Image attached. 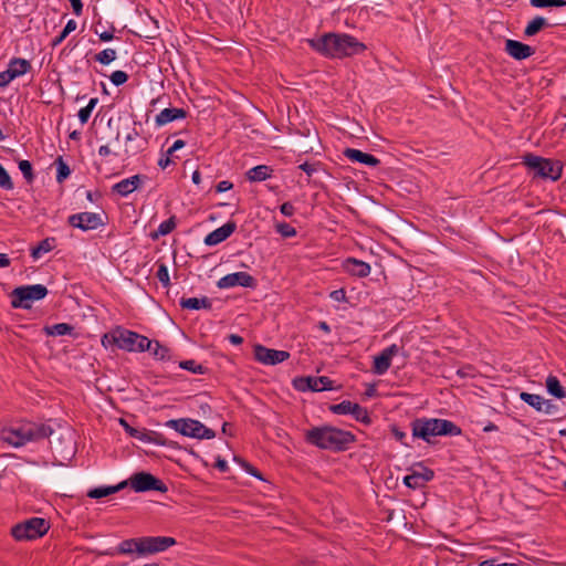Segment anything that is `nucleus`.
Segmentation results:
<instances>
[{
  "label": "nucleus",
  "instance_id": "10",
  "mask_svg": "<svg viewBox=\"0 0 566 566\" xmlns=\"http://www.w3.org/2000/svg\"><path fill=\"white\" fill-rule=\"evenodd\" d=\"M408 474L402 479L406 486L412 490L422 489L434 478V471L418 462L408 468Z\"/></svg>",
  "mask_w": 566,
  "mask_h": 566
},
{
  "label": "nucleus",
  "instance_id": "5",
  "mask_svg": "<svg viewBox=\"0 0 566 566\" xmlns=\"http://www.w3.org/2000/svg\"><path fill=\"white\" fill-rule=\"evenodd\" d=\"M523 164L533 174L534 178L557 181L563 174V165L559 160L544 158L534 154L523 156Z\"/></svg>",
  "mask_w": 566,
  "mask_h": 566
},
{
  "label": "nucleus",
  "instance_id": "33",
  "mask_svg": "<svg viewBox=\"0 0 566 566\" xmlns=\"http://www.w3.org/2000/svg\"><path fill=\"white\" fill-rule=\"evenodd\" d=\"M119 423L125 428L126 432L134 437V438H137L142 441H153V439L149 437L148 433H145V432H140L139 430L130 427L126 420H124L123 418L119 419ZM155 442H158L157 439H154Z\"/></svg>",
  "mask_w": 566,
  "mask_h": 566
},
{
  "label": "nucleus",
  "instance_id": "43",
  "mask_svg": "<svg viewBox=\"0 0 566 566\" xmlns=\"http://www.w3.org/2000/svg\"><path fill=\"white\" fill-rule=\"evenodd\" d=\"M154 346V340L148 339L146 336L138 335V339L136 343L135 352H145L151 350Z\"/></svg>",
  "mask_w": 566,
  "mask_h": 566
},
{
  "label": "nucleus",
  "instance_id": "39",
  "mask_svg": "<svg viewBox=\"0 0 566 566\" xmlns=\"http://www.w3.org/2000/svg\"><path fill=\"white\" fill-rule=\"evenodd\" d=\"M96 103H97V98H92L85 107H83L78 111V118L82 124H85L88 120L91 113H92L93 108L95 107Z\"/></svg>",
  "mask_w": 566,
  "mask_h": 566
},
{
  "label": "nucleus",
  "instance_id": "48",
  "mask_svg": "<svg viewBox=\"0 0 566 566\" xmlns=\"http://www.w3.org/2000/svg\"><path fill=\"white\" fill-rule=\"evenodd\" d=\"M157 277L164 286L167 287L170 284L168 269L164 263L158 266Z\"/></svg>",
  "mask_w": 566,
  "mask_h": 566
},
{
  "label": "nucleus",
  "instance_id": "29",
  "mask_svg": "<svg viewBox=\"0 0 566 566\" xmlns=\"http://www.w3.org/2000/svg\"><path fill=\"white\" fill-rule=\"evenodd\" d=\"M389 368V348H385L379 356L374 359L373 371L381 375Z\"/></svg>",
  "mask_w": 566,
  "mask_h": 566
},
{
  "label": "nucleus",
  "instance_id": "28",
  "mask_svg": "<svg viewBox=\"0 0 566 566\" xmlns=\"http://www.w3.org/2000/svg\"><path fill=\"white\" fill-rule=\"evenodd\" d=\"M546 388H547V391L552 396H554L558 399H563L566 397V391H565L564 387L560 385L559 380L555 376L549 375L547 377Z\"/></svg>",
  "mask_w": 566,
  "mask_h": 566
},
{
  "label": "nucleus",
  "instance_id": "20",
  "mask_svg": "<svg viewBox=\"0 0 566 566\" xmlns=\"http://www.w3.org/2000/svg\"><path fill=\"white\" fill-rule=\"evenodd\" d=\"M343 154L353 163H359L367 166H377L379 164V160L376 157L358 149L346 148Z\"/></svg>",
  "mask_w": 566,
  "mask_h": 566
},
{
  "label": "nucleus",
  "instance_id": "42",
  "mask_svg": "<svg viewBox=\"0 0 566 566\" xmlns=\"http://www.w3.org/2000/svg\"><path fill=\"white\" fill-rule=\"evenodd\" d=\"M350 415L354 416V418L361 422H369V417L367 415L366 409L360 407L358 403L353 405V411H350Z\"/></svg>",
  "mask_w": 566,
  "mask_h": 566
},
{
  "label": "nucleus",
  "instance_id": "51",
  "mask_svg": "<svg viewBox=\"0 0 566 566\" xmlns=\"http://www.w3.org/2000/svg\"><path fill=\"white\" fill-rule=\"evenodd\" d=\"M234 461H237L238 463H240L244 470L250 473L251 475L258 478V479H262L260 472L254 468L252 467L250 463H248L247 461L242 460V459H239V458H234Z\"/></svg>",
  "mask_w": 566,
  "mask_h": 566
},
{
  "label": "nucleus",
  "instance_id": "18",
  "mask_svg": "<svg viewBox=\"0 0 566 566\" xmlns=\"http://www.w3.org/2000/svg\"><path fill=\"white\" fill-rule=\"evenodd\" d=\"M116 553L120 555L144 556V542L143 537H135L122 541L117 547Z\"/></svg>",
  "mask_w": 566,
  "mask_h": 566
},
{
  "label": "nucleus",
  "instance_id": "37",
  "mask_svg": "<svg viewBox=\"0 0 566 566\" xmlns=\"http://www.w3.org/2000/svg\"><path fill=\"white\" fill-rule=\"evenodd\" d=\"M180 368L189 370L193 374H203L205 367L200 364H198L196 360H184L179 363Z\"/></svg>",
  "mask_w": 566,
  "mask_h": 566
},
{
  "label": "nucleus",
  "instance_id": "54",
  "mask_svg": "<svg viewBox=\"0 0 566 566\" xmlns=\"http://www.w3.org/2000/svg\"><path fill=\"white\" fill-rule=\"evenodd\" d=\"M281 212L286 216V217H291L293 213H294V207L292 203L290 202H284L282 206H281Z\"/></svg>",
  "mask_w": 566,
  "mask_h": 566
},
{
  "label": "nucleus",
  "instance_id": "25",
  "mask_svg": "<svg viewBox=\"0 0 566 566\" xmlns=\"http://www.w3.org/2000/svg\"><path fill=\"white\" fill-rule=\"evenodd\" d=\"M185 117L186 112L182 108H165L156 116V124L158 126H163L175 119Z\"/></svg>",
  "mask_w": 566,
  "mask_h": 566
},
{
  "label": "nucleus",
  "instance_id": "15",
  "mask_svg": "<svg viewBox=\"0 0 566 566\" xmlns=\"http://www.w3.org/2000/svg\"><path fill=\"white\" fill-rule=\"evenodd\" d=\"M143 542L144 556L164 552L168 547L174 546L176 544V539L174 537L167 536H146L143 537Z\"/></svg>",
  "mask_w": 566,
  "mask_h": 566
},
{
  "label": "nucleus",
  "instance_id": "34",
  "mask_svg": "<svg viewBox=\"0 0 566 566\" xmlns=\"http://www.w3.org/2000/svg\"><path fill=\"white\" fill-rule=\"evenodd\" d=\"M176 227L175 217L169 218L168 220L160 223L158 230L151 233V238L154 240L158 239L160 235H167L170 233Z\"/></svg>",
  "mask_w": 566,
  "mask_h": 566
},
{
  "label": "nucleus",
  "instance_id": "49",
  "mask_svg": "<svg viewBox=\"0 0 566 566\" xmlns=\"http://www.w3.org/2000/svg\"><path fill=\"white\" fill-rule=\"evenodd\" d=\"M118 329H115L114 332L112 333H107L105 334L103 337H102V344L103 346L107 347V346H111V345H116L118 346Z\"/></svg>",
  "mask_w": 566,
  "mask_h": 566
},
{
  "label": "nucleus",
  "instance_id": "64",
  "mask_svg": "<svg viewBox=\"0 0 566 566\" xmlns=\"http://www.w3.org/2000/svg\"><path fill=\"white\" fill-rule=\"evenodd\" d=\"M479 566H500V564L496 563L495 559H486V560H483L482 563H480Z\"/></svg>",
  "mask_w": 566,
  "mask_h": 566
},
{
  "label": "nucleus",
  "instance_id": "23",
  "mask_svg": "<svg viewBox=\"0 0 566 566\" xmlns=\"http://www.w3.org/2000/svg\"><path fill=\"white\" fill-rule=\"evenodd\" d=\"M138 335L135 332L118 328L117 347L127 352H135Z\"/></svg>",
  "mask_w": 566,
  "mask_h": 566
},
{
  "label": "nucleus",
  "instance_id": "13",
  "mask_svg": "<svg viewBox=\"0 0 566 566\" xmlns=\"http://www.w3.org/2000/svg\"><path fill=\"white\" fill-rule=\"evenodd\" d=\"M255 287V279L247 272L230 273L217 282L219 289H229L233 286Z\"/></svg>",
  "mask_w": 566,
  "mask_h": 566
},
{
  "label": "nucleus",
  "instance_id": "50",
  "mask_svg": "<svg viewBox=\"0 0 566 566\" xmlns=\"http://www.w3.org/2000/svg\"><path fill=\"white\" fill-rule=\"evenodd\" d=\"M128 80L127 74L124 71H115L111 75V81L114 85L119 86Z\"/></svg>",
  "mask_w": 566,
  "mask_h": 566
},
{
  "label": "nucleus",
  "instance_id": "14",
  "mask_svg": "<svg viewBox=\"0 0 566 566\" xmlns=\"http://www.w3.org/2000/svg\"><path fill=\"white\" fill-rule=\"evenodd\" d=\"M294 386L298 390L322 391L332 389V380L328 377H301L294 380Z\"/></svg>",
  "mask_w": 566,
  "mask_h": 566
},
{
  "label": "nucleus",
  "instance_id": "35",
  "mask_svg": "<svg viewBox=\"0 0 566 566\" xmlns=\"http://www.w3.org/2000/svg\"><path fill=\"white\" fill-rule=\"evenodd\" d=\"M530 4L537 9L560 8L566 7V0H530Z\"/></svg>",
  "mask_w": 566,
  "mask_h": 566
},
{
  "label": "nucleus",
  "instance_id": "1",
  "mask_svg": "<svg viewBox=\"0 0 566 566\" xmlns=\"http://www.w3.org/2000/svg\"><path fill=\"white\" fill-rule=\"evenodd\" d=\"M316 51L332 57H343L363 52L366 46L352 35L328 33L322 38L310 40Z\"/></svg>",
  "mask_w": 566,
  "mask_h": 566
},
{
  "label": "nucleus",
  "instance_id": "61",
  "mask_svg": "<svg viewBox=\"0 0 566 566\" xmlns=\"http://www.w3.org/2000/svg\"><path fill=\"white\" fill-rule=\"evenodd\" d=\"M216 467L222 472H226L228 470L227 461L221 458L217 459Z\"/></svg>",
  "mask_w": 566,
  "mask_h": 566
},
{
  "label": "nucleus",
  "instance_id": "26",
  "mask_svg": "<svg viewBox=\"0 0 566 566\" xmlns=\"http://www.w3.org/2000/svg\"><path fill=\"white\" fill-rule=\"evenodd\" d=\"M127 486V481H123L115 486H101L88 491L87 496L92 499H101L114 494Z\"/></svg>",
  "mask_w": 566,
  "mask_h": 566
},
{
  "label": "nucleus",
  "instance_id": "24",
  "mask_svg": "<svg viewBox=\"0 0 566 566\" xmlns=\"http://www.w3.org/2000/svg\"><path fill=\"white\" fill-rule=\"evenodd\" d=\"M563 22H556L554 24H549L548 21L541 15H536L533 20L528 22L526 28L524 29V35L527 38L536 35L541 30L552 25H562Z\"/></svg>",
  "mask_w": 566,
  "mask_h": 566
},
{
  "label": "nucleus",
  "instance_id": "59",
  "mask_svg": "<svg viewBox=\"0 0 566 566\" xmlns=\"http://www.w3.org/2000/svg\"><path fill=\"white\" fill-rule=\"evenodd\" d=\"M185 146V142L181 139L176 140L172 146L168 149L167 154L172 155L176 150L181 149Z\"/></svg>",
  "mask_w": 566,
  "mask_h": 566
},
{
  "label": "nucleus",
  "instance_id": "21",
  "mask_svg": "<svg viewBox=\"0 0 566 566\" xmlns=\"http://www.w3.org/2000/svg\"><path fill=\"white\" fill-rule=\"evenodd\" d=\"M143 177L135 175L130 178L124 179L113 186V190L120 196H128L135 191L142 184Z\"/></svg>",
  "mask_w": 566,
  "mask_h": 566
},
{
  "label": "nucleus",
  "instance_id": "17",
  "mask_svg": "<svg viewBox=\"0 0 566 566\" xmlns=\"http://www.w3.org/2000/svg\"><path fill=\"white\" fill-rule=\"evenodd\" d=\"M505 52L515 60L522 61L535 53V49L516 40H506Z\"/></svg>",
  "mask_w": 566,
  "mask_h": 566
},
{
  "label": "nucleus",
  "instance_id": "4",
  "mask_svg": "<svg viewBox=\"0 0 566 566\" xmlns=\"http://www.w3.org/2000/svg\"><path fill=\"white\" fill-rule=\"evenodd\" d=\"M306 440L321 449L340 450L353 442L354 437L340 429L322 427L308 430L306 432Z\"/></svg>",
  "mask_w": 566,
  "mask_h": 566
},
{
  "label": "nucleus",
  "instance_id": "44",
  "mask_svg": "<svg viewBox=\"0 0 566 566\" xmlns=\"http://www.w3.org/2000/svg\"><path fill=\"white\" fill-rule=\"evenodd\" d=\"M0 187L6 190H11L13 188V182L7 172V170L0 165Z\"/></svg>",
  "mask_w": 566,
  "mask_h": 566
},
{
  "label": "nucleus",
  "instance_id": "53",
  "mask_svg": "<svg viewBox=\"0 0 566 566\" xmlns=\"http://www.w3.org/2000/svg\"><path fill=\"white\" fill-rule=\"evenodd\" d=\"M331 297L334 300V301H337V302H343L346 300V294H345V291L344 290H335L331 293Z\"/></svg>",
  "mask_w": 566,
  "mask_h": 566
},
{
  "label": "nucleus",
  "instance_id": "57",
  "mask_svg": "<svg viewBox=\"0 0 566 566\" xmlns=\"http://www.w3.org/2000/svg\"><path fill=\"white\" fill-rule=\"evenodd\" d=\"M232 187H233V185H232L230 181L223 180V181H220V182L217 185V191H218V192L228 191V190H230Z\"/></svg>",
  "mask_w": 566,
  "mask_h": 566
},
{
  "label": "nucleus",
  "instance_id": "12",
  "mask_svg": "<svg viewBox=\"0 0 566 566\" xmlns=\"http://www.w3.org/2000/svg\"><path fill=\"white\" fill-rule=\"evenodd\" d=\"M254 357L264 365H276L285 361L290 357V353L256 345L254 346Z\"/></svg>",
  "mask_w": 566,
  "mask_h": 566
},
{
  "label": "nucleus",
  "instance_id": "2",
  "mask_svg": "<svg viewBox=\"0 0 566 566\" xmlns=\"http://www.w3.org/2000/svg\"><path fill=\"white\" fill-rule=\"evenodd\" d=\"M411 432L412 439H421L432 444L436 437H457L462 430L451 420L422 417L411 422Z\"/></svg>",
  "mask_w": 566,
  "mask_h": 566
},
{
  "label": "nucleus",
  "instance_id": "3",
  "mask_svg": "<svg viewBox=\"0 0 566 566\" xmlns=\"http://www.w3.org/2000/svg\"><path fill=\"white\" fill-rule=\"evenodd\" d=\"M53 430L50 427L36 423H22L17 427L2 428L0 440L14 448L24 446L30 441L49 437Z\"/></svg>",
  "mask_w": 566,
  "mask_h": 566
},
{
  "label": "nucleus",
  "instance_id": "40",
  "mask_svg": "<svg viewBox=\"0 0 566 566\" xmlns=\"http://www.w3.org/2000/svg\"><path fill=\"white\" fill-rule=\"evenodd\" d=\"M353 405L354 402L343 401L340 403L331 406L329 409L337 415H350V411H353Z\"/></svg>",
  "mask_w": 566,
  "mask_h": 566
},
{
  "label": "nucleus",
  "instance_id": "38",
  "mask_svg": "<svg viewBox=\"0 0 566 566\" xmlns=\"http://www.w3.org/2000/svg\"><path fill=\"white\" fill-rule=\"evenodd\" d=\"M153 356L157 359H169V349L163 345H160L158 342L154 340L153 349L149 350Z\"/></svg>",
  "mask_w": 566,
  "mask_h": 566
},
{
  "label": "nucleus",
  "instance_id": "36",
  "mask_svg": "<svg viewBox=\"0 0 566 566\" xmlns=\"http://www.w3.org/2000/svg\"><path fill=\"white\" fill-rule=\"evenodd\" d=\"M116 59V51L113 49H105L95 55V60L101 64L107 65Z\"/></svg>",
  "mask_w": 566,
  "mask_h": 566
},
{
  "label": "nucleus",
  "instance_id": "16",
  "mask_svg": "<svg viewBox=\"0 0 566 566\" xmlns=\"http://www.w3.org/2000/svg\"><path fill=\"white\" fill-rule=\"evenodd\" d=\"M522 401L533 407L536 411L544 412L546 415H553L556 406L552 401L544 399L542 396L536 394H530L522 391L520 394Z\"/></svg>",
  "mask_w": 566,
  "mask_h": 566
},
{
  "label": "nucleus",
  "instance_id": "22",
  "mask_svg": "<svg viewBox=\"0 0 566 566\" xmlns=\"http://www.w3.org/2000/svg\"><path fill=\"white\" fill-rule=\"evenodd\" d=\"M343 268L352 275L358 277L367 276L370 272L369 264L352 258L344 261Z\"/></svg>",
  "mask_w": 566,
  "mask_h": 566
},
{
  "label": "nucleus",
  "instance_id": "31",
  "mask_svg": "<svg viewBox=\"0 0 566 566\" xmlns=\"http://www.w3.org/2000/svg\"><path fill=\"white\" fill-rule=\"evenodd\" d=\"M30 63L23 59L13 60L9 65V71L12 74L13 78L23 75L30 69Z\"/></svg>",
  "mask_w": 566,
  "mask_h": 566
},
{
  "label": "nucleus",
  "instance_id": "56",
  "mask_svg": "<svg viewBox=\"0 0 566 566\" xmlns=\"http://www.w3.org/2000/svg\"><path fill=\"white\" fill-rule=\"evenodd\" d=\"M71 3V7L76 15H80L82 13L83 4L81 0H69Z\"/></svg>",
  "mask_w": 566,
  "mask_h": 566
},
{
  "label": "nucleus",
  "instance_id": "32",
  "mask_svg": "<svg viewBox=\"0 0 566 566\" xmlns=\"http://www.w3.org/2000/svg\"><path fill=\"white\" fill-rule=\"evenodd\" d=\"M73 327L66 323H59L52 326H45L44 332L50 336L66 335L72 332Z\"/></svg>",
  "mask_w": 566,
  "mask_h": 566
},
{
  "label": "nucleus",
  "instance_id": "30",
  "mask_svg": "<svg viewBox=\"0 0 566 566\" xmlns=\"http://www.w3.org/2000/svg\"><path fill=\"white\" fill-rule=\"evenodd\" d=\"M271 169L269 166L260 165L251 168L247 172V177L250 181H263L270 177Z\"/></svg>",
  "mask_w": 566,
  "mask_h": 566
},
{
  "label": "nucleus",
  "instance_id": "58",
  "mask_svg": "<svg viewBox=\"0 0 566 566\" xmlns=\"http://www.w3.org/2000/svg\"><path fill=\"white\" fill-rule=\"evenodd\" d=\"M391 433L395 436V438L400 441L401 443L403 444H408L407 442L403 441V439L407 437V434L402 431H400L399 429L397 428H391Z\"/></svg>",
  "mask_w": 566,
  "mask_h": 566
},
{
  "label": "nucleus",
  "instance_id": "27",
  "mask_svg": "<svg viewBox=\"0 0 566 566\" xmlns=\"http://www.w3.org/2000/svg\"><path fill=\"white\" fill-rule=\"evenodd\" d=\"M180 306L182 308L187 310H200V308H211V302L208 297H189V298H181Z\"/></svg>",
  "mask_w": 566,
  "mask_h": 566
},
{
  "label": "nucleus",
  "instance_id": "11",
  "mask_svg": "<svg viewBox=\"0 0 566 566\" xmlns=\"http://www.w3.org/2000/svg\"><path fill=\"white\" fill-rule=\"evenodd\" d=\"M69 223L81 230H94L104 226L103 216L94 212H82L69 217Z\"/></svg>",
  "mask_w": 566,
  "mask_h": 566
},
{
  "label": "nucleus",
  "instance_id": "55",
  "mask_svg": "<svg viewBox=\"0 0 566 566\" xmlns=\"http://www.w3.org/2000/svg\"><path fill=\"white\" fill-rule=\"evenodd\" d=\"M300 169L305 171L308 176H312L317 170L316 165L308 164V163H304V164L300 165Z\"/></svg>",
  "mask_w": 566,
  "mask_h": 566
},
{
  "label": "nucleus",
  "instance_id": "7",
  "mask_svg": "<svg viewBox=\"0 0 566 566\" xmlns=\"http://www.w3.org/2000/svg\"><path fill=\"white\" fill-rule=\"evenodd\" d=\"M48 289L42 284L18 286L11 292V306L13 308H30L31 302L44 298Z\"/></svg>",
  "mask_w": 566,
  "mask_h": 566
},
{
  "label": "nucleus",
  "instance_id": "19",
  "mask_svg": "<svg viewBox=\"0 0 566 566\" xmlns=\"http://www.w3.org/2000/svg\"><path fill=\"white\" fill-rule=\"evenodd\" d=\"M237 226L234 222H227L222 227L216 229L214 231L210 232L205 238V243L207 245H216L226 239H228L235 230Z\"/></svg>",
  "mask_w": 566,
  "mask_h": 566
},
{
  "label": "nucleus",
  "instance_id": "62",
  "mask_svg": "<svg viewBox=\"0 0 566 566\" xmlns=\"http://www.w3.org/2000/svg\"><path fill=\"white\" fill-rule=\"evenodd\" d=\"M11 261L7 254L0 253V268H8Z\"/></svg>",
  "mask_w": 566,
  "mask_h": 566
},
{
  "label": "nucleus",
  "instance_id": "47",
  "mask_svg": "<svg viewBox=\"0 0 566 566\" xmlns=\"http://www.w3.org/2000/svg\"><path fill=\"white\" fill-rule=\"evenodd\" d=\"M275 228L276 231L285 238L293 237L296 233L295 229L285 222L277 223Z\"/></svg>",
  "mask_w": 566,
  "mask_h": 566
},
{
  "label": "nucleus",
  "instance_id": "63",
  "mask_svg": "<svg viewBox=\"0 0 566 566\" xmlns=\"http://www.w3.org/2000/svg\"><path fill=\"white\" fill-rule=\"evenodd\" d=\"M229 340L234 345H240L243 342L242 337L235 334H231L229 336Z\"/></svg>",
  "mask_w": 566,
  "mask_h": 566
},
{
  "label": "nucleus",
  "instance_id": "6",
  "mask_svg": "<svg viewBox=\"0 0 566 566\" xmlns=\"http://www.w3.org/2000/svg\"><path fill=\"white\" fill-rule=\"evenodd\" d=\"M166 426L181 433L182 436L196 439H213L216 432L195 419H171Z\"/></svg>",
  "mask_w": 566,
  "mask_h": 566
},
{
  "label": "nucleus",
  "instance_id": "45",
  "mask_svg": "<svg viewBox=\"0 0 566 566\" xmlns=\"http://www.w3.org/2000/svg\"><path fill=\"white\" fill-rule=\"evenodd\" d=\"M51 250H52V244L48 239H45L36 248L32 249L31 254L34 259H38L41 255V253L49 252Z\"/></svg>",
  "mask_w": 566,
  "mask_h": 566
},
{
  "label": "nucleus",
  "instance_id": "60",
  "mask_svg": "<svg viewBox=\"0 0 566 566\" xmlns=\"http://www.w3.org/2000/svg\"><path fill=\"white\" fill-rule=\"evenodd\" d=\"M76 27H77L76 22L74 20H70L66 23L65 28L63 29L64 34L69 35L71 32H73L76 29Z\"/></svg>",
  "mask_w": 566,
  "mask_h": 566
},
{
  "label": "nucleus",
  "instance_id": "52",
  "mask_svg": "<svg viewBox=\"0 0 566 566\" xmlns=\"http://www.w3.org/2000/svg\"><path fill=\"white\" fill-rule=\"evenodd\" d=\"M13 80L12 74L9 70L0 72V87L6 86Z\"/></svg>",
  "mask_w": 566,
  "mask_h": 566
},
{
  "label": "nucleus",
  "instance_id": "46",
  "mask_svg": "<svg viewBox=\"0 0 566 566\" xmlns=\"http://www.w3.org/2000/svg\"><path fill=\"white\" fill-rule=\"evenodd\" d=\"M19 169L29 182L33 180L32 165L29 160H21L19 163Z\"/></svg>",
  "mask_w": 566,
  "mask_h": 566
},
{
  "label": "nucleus",
  "instance_id": "41",
  "mask_svg": "<svg viewBox=\"0 0 566 566\" xmlns=\"http://www.w3.org/2000/svg\"><path fill=\"white\" fill-rule=\"evenodd\" d=\"M56 164H57L56 179L59 182H62L64 179H66L70 176L71 170H70L69 166L63 161L62 157L57 158Z\"/></svg>",
  "mask_w": 566,
  "mask_h": 566
},
{
  "label": "nucleus",
  "instance_id": "9",
  "mask_svg": "<svg viewBox=\"0 0 566 566\" xmlns=\"http://www.w3.org/2000/svg\"><path fill=\"white\" fill-rule=\"evenodd\" d=\"M126 481L127 485L129 484L135 492L158 491L166 493L168 491L167 485L161 480L145 471L134 473Z\"/></svg>",
  "mask_w": 566,
  "mask_h": 566
},
{
  "label": "nucleus",
  "instance_id": "8",
  "mask_svg": "<svg viewBox=\"0 0 566 566\" xmlns=\"http://www.w3.org/2000/svg\"><path fill=\"white\" fill-rule=\"evenodd\" d=\"M49 523L44 518L33 517L12 527L11 534L18 541L35 539L49 531Z\"/></svg>",
  "mask_w": 566,
  "mask_h": 566
}]
</instances>
